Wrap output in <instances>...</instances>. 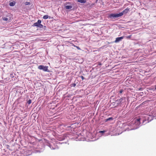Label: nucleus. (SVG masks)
Instances as JSON below:
<instances>
[{
	"instance_id": "nucleus-16",
	"label": "nucleus",
	"mask_w": 156,
	"mask_h": 156,
	"mask_svg": "<svg viewBox=\"0 0 156 156\" xmlns=\"http://www.w3.org/2000/svg\"><path fill=\"white\" fill-rule=\"evenodd\" d=\"M124 91V90L123 89H121V90L119 93H118V95H119V94H121Z\"/></svg>"
},
{
	"instance_id": "nucleus-18",
	"label": "nucleus",
	"mask_w": 156,
	"mask_h": 156,
	"mask_svg": "<svg viewBox=\"0 0 156 156\" xmlns=\"http://www.w3.org/2000/svg\"><path fill=\"white\" fill-rule=\"evenodd\" d=\"M24 4L26 5H30L31 4H30V2H25Z\"/></svg>"
},
{
	"instance_id": "nucleus-5",
	"label": "nucleus",
	"mask_w": 156,
	"mask_h": 156,
	"mask_svg": "<svg viewBox=\"0 0 156 156\" xmlns=\"http://www.w3.org/2000/svg\"><path fill=\"white\" fill-rule=\"evenodd\" d=\"M129 9L127 8L126 9L124 10L123 11L119 13L120 14H121V16L123 15L124 14L127 13L128 11L129 10Z\"/></svg>"
},
{
	"instance_id": "nucleus-15",
	"label": "nucleus",
	"mask_w": 156,
	"mask_h": 156,
	"mask_svg": "<svg viewBox=\"0 0 156 156\" xmlns=\"http://www.w3.org/2000/svg\"><path fill=\"white\" fill-rule=\"evenodd\" d=\"M113 119L112 117H110L107 119H106L105 120V122H107L108 121H110L111 120H113Z\"/></svg>"
},
{
	"instance_id": "nucleus-13",
	"label": "nucleus",
	"mask_w": 156,
	"mask_h": 156,
	"mask_svg": "<svg viewBox=\"0 0 156 156\" xmlns=\"http://www.w3.org/2000/svg\"><path fill=\"white\" fill-rule=\"evenodd\" d=\"M16 4V2L14 1L11 2L9 3V5L10 6H13L15 5Z\"/></svg>"
},
{
	"instance_id": "nucleus-27",
	"label": "nucleus",
	"mask_w": 156,
	"mask_h": 156,
	"mask_svg": "<svg viewBox=\"0 0 156 156\" xmlns=\"http://www.w3.org/2000/svg\"><path fill=\"white\" fill-rule=\"evenodd\" d=\"M144 115H147L148 114L146 113V112H144Z\"/></svg>"
},
{
	"instance_id": "nucleus-4",
	"label": "nucleus",
	"mask_w": 156,
	"mask_h": 156,
	"mask_svg": "<svg viewBox=\"0 0 156 156\" xmlns=\"http://www.w3.org/2000/svg\"><path fill=\"white\" fill-rule=\"evenodd\" d=\"M41 23V21L40 20H38L37 22L34 23L32 26L34 27H39V25Z\"/></svg>"
},
{
	"instance_id": "nucleus-22",
	"label": "nucleus",
	"mask_w": 156,
	"mask_h": 156,
	"mask_svg": "<svg viewBox=\"0 0 156 156\" xmlns=\"http://www.w3.org/2000/svg\"><path fill=\"white\" fill-rule=\"evenodd\" d=\"M74 47H76V48L78 50H81L79 46L74 45Z\"/></svg>"
},
{
	"instance_id": "nucleus-28",
	"label": "nucleus",
	"mask_w": 156,
	"mask_h": 156,
	"mask_svg": "<svg viewBox=\"0 0 156 156\" xmlns=\"http://www.w3.org/2000/svg\"><path fill=\"white\" fill-rule=\"evenodd\" d=\"M98 65H101V63L99 62Z\"/></svg>"
},
{
	"instance_id": "nucleus-35",
	"label": "nucleus",
	"mask_w": 156,
	"mask_h": 156,
	"mask_svg": "<svg viewBox=\"0 0 156 156\" xmlns=\"http://www.w3.org/2000/svg\"><path fill=\"white\" fill-rule=\"evenodd\" d=\"M114 107L115 108V107H116V106H115Z\"/></svg>"
},
{
	"instance_id": "nucleus-34",
	"label": "nucleus",
	"mask_w": 156,
	"mask_h": 156,
	"mask_svg": "<svg viewBox=\"0 0 156 156\" xmlns=\"http://www.w3.org/2000/svg\"><path fill=\"white\" fill-rule=\"evenodd\" d=\"M51 108L52 109H53V108Z\"/></svg>"
},
{
	"instance_id": "nucleus-17",
	"label": "nucleus",
	"mask_w": 156,
	"mask_h": 156,
	"mask_svg": "<svg viewBox=\"0 0 156 156\" xmlns=\"http://www.w3.org/2000/svg\"><path fill=\"white\" fill-rule=\"evenodd\" d=\"M49 16L48 15H45L43 17V18L44 19H47L48 18Z\"/></svg>"
},
{
	"instance_id": "nucleus-20",
	"label": "nucleus",
	"mask_w": 156,
	"mask_h": 156,
	"mask_svg": "<svg viewBox=\"0 0 156 156\" xmlns=\"http://www.w3.org/2000/svg\"><path fill=\"white\" fill-rule=\"evenodd\" d=\"M119 27L120 28H125V27L122 26L121 25H119Z\"/></svg>"
},
{
	"instance_id": "nucleus-3",
	"label": "nucleus",
	"mask_w": 156,
	"mask_h": 156,
	"mask_svg": "<svg viewBox=\"0 0 156 156\" xmlns=\"http://www.w3.org/2000/svg\"><path fill=\"white\" fill-rule=\"evenodd\" d=\"M140 118L134 119V124L136 126V128L138 127L140 125Z\"/></svg>"
},
{
	"instance_id": "nucleus-10",
	"label": "nucleus",
	"mask_w": 156,
	"mask_h": 156,
	"mask_svg": "<svg viewBox=\"0 0 156 156\" xmlns=\"http://www.w3.org/2000/svg\"><path fill=\"white\" fill-rule=\"evenodd\" d=\"M2 19L4 21H7V22H9L8 19L6 18L5 16H3L2 18Z\"/></svg>"
},
{
	"instance_id": "nucleus-23",
	"label": "nucleus",
	"mask_w": 156,
	"mask_h": 156,
	"mask_svg": "<svg viewBox=\"0 0 156 156\" xmlns=\"http://www.w3.org/2000/svg\"><path fill=\"white\" fill-rule=\"evenodd\" d=\"M105 131H101V130L99 132V133H104L105 132Z\"/></svg>"
},
{
	"instance_id": "nucleus-9",
	"label": "nucleus",
	"mask_w": 156,
	"mask_h": 156,
	"mask_svg": "<svg viewBox=\"0 0 156 156\" xmlns=\"http://www.w3.org/2000/svg\"><path fill=\"white\" fill-rule=\"evenodd\" d=\"M39 28L41 29V30H45L46 29V27L45 26H44L40 23L39 25Z\"/></svg>"
},
{
	"instance_id": "nucleus-6",
	"label": "nucleus",
	"mask_w": 156,
	"mask_h": 156,
	"mask_svg": "<svg viewBox=\"0 0 156 156\" xmlns=\"http://www.w3.org/2000/svg\"><path fill=\"white\" fill-rule=\"evenodd\" d=\"M5 17L6 18L8 19L9 20V22H10L11 21L12 18V16L11 14L10 13H8Z\"/></svg>"
},
{
	"instance_id": "nucleus-32",
	"label": "nucleus",
	"mask_w": 156,
	"mask_h": 156,
	"mask_svg": "<svg viewBox=\"0 0 156 156\" xmlns=\"http://www.w3.org/2000/svg\"><path fill=\"white\" fill-rule=\"evenodd\" d=\"M121 94H119V97L121 96Z\"/></svg>"
},
{
	"instance_id": "nucleus-2",
	"label": "nucleus",
	"mask_w": 156,
	"mask_h": 156,
	"mask_svg": "<svg viewBox=\"0 0 156 156\" xmlns=\"http://www.w3.org/2000/svg\"><path fill=\"white\" fill-rule=\"evenodd\" d=\"M48 67L47 66H45L41 65L39 66L38 67V68L39 69L42 70L44 71L49 72L50 71L48 69Z\"/></svg>"
},
{
	"instance_id": "nucleus-26",
	"label": "nucleus",
	"mask_w": 156,
	"mask_h": 156,
	"mask_svg": "<svg viewBox=\"0 0 156 156\" xmlns=\"http://www.w3.org/2000/svg\"><path fill=\"white\" fill-rule=\"evenodd\" d=\"M154 90H156V85L154 86Z\"/></svg>"
},
{
	"instance_id": "nucleus-31",
	"label": "nucleus",
	"mask_w": 156,
	"mask_h": 156,
	"mask_svg": "<svg viewBox=\"0 0 156 156\" xmlns=\"http://www.w3.org/2000/svg\"><path fill=\"white\" fill-rule=\"evenodd\" d=\"M114 97V96H112L111 97V98H113Z\"/></svg>"
},
{
	"instance_id": "nucleus-24",
	"label": "nucleus",
	"mask_w": 156,
	"mask_h": 156,
	"mask_svg": "<svg viewBox=\"0 0 156 156\" xmlns=\"http://www.w3.org/2000/svg\"><path fill=\"white\" fill-rule=\"evenodd\" d=\"M72 85H73V86L75 87L76 86V84L75 83H73V84H72Z\"/></svg>"
},
{
	"instance_id": "nucleus-29",
	"label": "nucleus",
	"mask_w": 156,
	"mask_h": 156,
	"mask_svg": "<svg viewBox=\"0 0 156 156\" xmlns=\"http://www.w3.org/2000/svg\"><path fill=\"white\" fill-rule=\"evenodd\" d=\"M16 119H20V117H16Z\"/></svg>"
},
{
	"instance_id": "nucleus-19",
	"label": "nucleus",
	"mask_w": 156,
	"mask_h": 156,
	"mask_svg": "<svg viewBox=\"0 0 156 156\" xmlns=\"http://www.w3.org/2000/svg\"><path fill=\"white\" fill-rule=\"evenodd\" d=\"M15 75V74L14 73H11L10 74V77L12 78L14 77Z\"/></svg>"
},
{
	"instance_id": "nucleus-11",
	"label": "nucleus",
	"mask_w": 156,
	"mask_h": 156,
	"mask_svg": "<svg viewBox=\"0 0 156 156\" xmlns=\"http://www.w3.org/2000/svg\"><path fill=\"white\" fill-rule=\"evenodd\" d=\"M77 2L81 3H85L86 2V0H77Z\"/></svg>"
},
{
	"instance_id": "nucleus-33",
	"label": "nucleus",
	"mask_w": 156,
	"mask_h": 156,
	"mask_svg": "<svg viewBox=\"0 0 156 156\" xmlns=\"http://www.w3.org/2000/svg\"><path fill=\"white\" fill-rule=\"evenodd\" d=\"M148 115H149V116H151V115H150V114H149Z\"/></svg>"
},
{
	"instance_id": "nucleus-25",
	"label": "nucleus",
	"mask_w": 156,
	"mask_h": 156,
	"mask_svg": "<svg viewBox=\"0 0 156 156\" xmlns=\"http://www.w3.org/2000/svg\"><path fill=\"white\" fill-rule=\"evenodd\" d=\"M81 77L83 80L84 78V77L83 76H81Z\"/></svg>"
},
{
	"instance_id": "nucleus-21",
	"label": "nucleus",
	"mask_w": 156,
	"mask_h": 156,
	"mask_svg": "<svg viewBox=\"0 0 156 156\" xmlns=\"http://www.w3.org/2000/svg\"><path fill=\"white\" fill-rule=\"evenodd\" d=\"M131 36H132V35H129L128 36H126V37L128 38H130L131 37Z\"/></svg>"
},
{
	"instance_id": "nucleus-1",
	"label": "nucleus",
	"mask_w": 156,
	"mask_h": 156,
	"mask_svg": "<svg viewBox=\"0 0 156 156\" xmlns=\"http://www.w3.org/2000/svg\"><path fill=\"white\" fill-rule=\"evenodd\" d=\"M120 17H121V14L120 13H112L109 14L107 18L112 20L113 19L117 20Z\"/></svg>"
},
{
	"instance_id": "nucleus-7",
	"label": "nucleus",
	"mask_w": 156,
	"mask_h": 156,
	"mask_svg": "<svg viewBox=\"0 0 156 156\" xmlns=\"http://www.w3.org/2000/svg\"><path fill=\"white\" fill-rule=\"evenodd\" d=\"M123 38V37H118L116 38V39L115 41V43L118 42L119 41L122 40Z\"/></svg>"
},
{
	"instance_id": "nucleus-8",
	"label": "nucleus",
	"mask_w": 156,
	"mask_h": 156,
	"mask_svg": "<svg viewBox=\"0 0 156 156\" xmlns=\"http://www.w3.org/2000/svg\"><path fill=\"white\" fill-rule=\"evenodd\" d=\"M125 98H126L125 97H123L120 99L119 100H117L116 101V103L117 104H119V102L121 103V102L123 100H125Z\"/></svg>"
},
{
	"instance_id": "nucleus-12",
	"label": "nucleus",
	"mask_w": 156,
	"mask_h": 156,
	"mask_svg": "<svg viewBox=\"0 0 156 156\" xmlns=\"http://www.w3.org/2000/svg\"><path fill=\"white\" fill-rule=\"evenodd\" d=\"M72 7H73L72 5H66L65 6L66 9H71Z\"/></svg>"
},
{
	"instance_id": "nucleus-30",
	"label": "nucleus",
	"mask_w": 156,
	"mask_h": 156,
	"mask_svg": "<svg viewBox=\"0 0 156 156\" xmlns=\"http://www.w3.org/2000/svg\"><path fill=\"white\" fill-rule=\"evenodd\" d=\"M67 97H69V95H67Z\"/></svg>"
},
{
	"instance_id": "nucleus-14",
	"label": "nucleus",
	"mask_w": 156,
	"mask_h": 156,
	"mask_svg": "<svg viewBox=\"0 0 156 156\" xmlns=\"http://www.w3.org/2000/svg\"><path fill=\"white\" fill-rule=\"evenodd\" d=\"M31 102H31V100L29 99V100H28L26 104V105H27V107H28V106L27 105H30V104L31 103Z\"/></svg>"
}]
</instances>
